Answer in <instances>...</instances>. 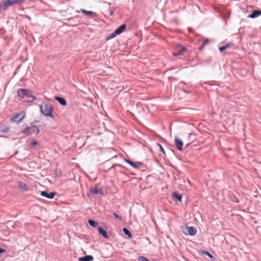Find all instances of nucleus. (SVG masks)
Segmentation results:
<instances>
[{
    "instance_id": "nucleus-1",
    "label": "nucleus",
    "mask_w": 261,
    "mask_h": 261,
    "mask_svg": "<svg viewBox=\"0 0 261 261\" xmlns=\"http://www.w3.org/2000/svg\"><path fill=\"white\" fill-rule=\"evenodd\" d=\"M45 124L43 122L35 121L31 123V126L25 125V128L21 131V133L26 135L30 136L33 134L38 135L40 132V129H43L45 128Z\"/></svg>"
},
{
    "instance_id": "nucleus-2",
    "label": "nucleus",
    "mask_w": 261,
    "mask_h": 261,
    "mask_svg": "<svg viewBox=\"0 0 261 261\" xmlns=\"http://www.w3.org/2000/svg\"><path fill=\"white\" fill-rule=\"evenodd\" d=\"M41 112L45 116L54 118L53 115V107L48 102L43 101L42 104L39 106Z\"/></svg>"
},
{
    "instance_id": "nucleus-3",
    "label": "nucleus",
    "mask_w": 261,
    "mask_h": 261,
    "mask_svg": "<svg viewBox=\"0 0 261 261\" xmlns=\"http://www.w3.org/2000/svg\"><path fill=\"white\" fill-rule=\"evenodd\" d=\"M32 93L33 92L31 90L27 89H19L17 91V95L21 99L25 98H32V100L29 102H33L36 99V97L33 96Z\"/></svg>"
},
{
    "instance_id": "nucleus-4",
    "label": "nucleus",
    "mask_w": 261,
    "mask_h": 261,
    "mask_svg": "<svg viewBox=\"0 0 261 261\" xmlns=\"http://www.w3.org/2000/svg\"><path fill=\"white\" fill-rule=\"evenodd\" d=\"M15 5V3L12 0H3L0 4V11H5L9 7Z\"/></svg>"
},
{
    "instance_id": "nucleus-5",
    "label": "nucleus",
    "mask_w": 261,
    "mask_h": 261,
    "mask_svg": "<svg viewBox=\"0 0 261 261\" xmlns=\"http://www.w3.org/2000/svg\"><path fill=\"white\" fill-rule=\"evenodd\" d=\"M25 113L24 112H20L14 114L11 118V120L13 122H20L25 117Z\"/></svg>"
},
{
    "instance_id": "nucleus-6",
    "label": "nucleus",
    "mask_w": 261,
    "mask_h": 261,
    "mask_svg": "<svg viewBox=\"0 0 261 261\" xmlns=\"http://www.w3.org/2000/svg\"><path fill=\"white\" fill-rule=\"evenodd\" d=\"M125 162L128 163L129 165L135 169H139L142 165V163L141 162H134L129 160H125Z\"/></svg>"
},
{
    "instance_id": "nucleus-7",
    "label": "nucleus",
    "mask_w": 261,
    "mask_h": 261,
    "mask_svg": "<svg viewBox=\"0 0 261 261\" xmlns=\"http://www.w3.org/2000/svg\"><path fill=\"white\" fill-rule=\"evenodd\" d=\"M57 194L56 192H52L48 193L47 191H42L41 192V195L43 197L47 198L49 199H53L55 196Z\"/></svg>"
},
{
    "instance_id": "nucleus-8",
    "label": "nucleus",
    "mask_w": 261,
    "mask_h": 261,
    "mask_svg": "<svg viewBox=\"0 0 261 261\" xmlns=\"http://www.w3.org/2000/svg\"><path fill=\"white\" fill-rule=\"evenodd\" d=\"M175 144L176 148L179 150H181L182 146H183V143L182 141L177 138V137L175 138Z\"/></svg>"
},
{
    "instance_id": "nucleus-9",
    "label": "nucleus",
    "mask_w": 261,
    "mask_h": 261,
    "mask_svg": "<svg viewBox=\"0 0 261 261\" xmlns=\"http://www.w3.org/2000/svg\"><path fill=\"white\" fill-rule=\"evenodd\" d=\"M186 229L188 230V234L190 236H194L196 233L197 230L195 227L187 226Z\"/></svg>"
},
{
    "instance_id": "nucleus-10",
    "label": "nucleus",
    "mask_w": 261,
    "mask_h": 261,
    "mask_svg": "<svg viewBox=\"0 0 261 261\" xmlns=\"http://www.w3.org/2000/svg\"><path fill=\"white\" fill-rule=\"evenodd\" d=\"M98 231L99 234H101L102 237L105 239L108 238L107 232L102 227L99 226L98 227Z\"/></svg>"
},
{
    "instance_id": "nucleus-11",
    "label": "nucleus",
    "mask_w": 261,
    "mask_h": 261,
    "mask_svg": "<svg viewBox=\"0 0 261 261\" xmlns=\"http://www.w3.org/2000/svg\"><path fill=\"white\" fill-rule=\"evenodd\" d=\"M55 99L57 100L61 106H65L67 105L66 100L61 97L56 96Z\"/></svg>"
},
{
    "instance_id": "nucleus-12",
    "label": "nucleus",
    "mask_w": 261,
    "mask_h": 261,
    "mask_svg": "<svg viewBox=\"0 0 261 261\" xmlns=\"http://www.w3.org/2000/svg\"><path fill=\"white\" fill-rule=\"evenodd\" d=\"M18 187H19V188L20 189H21V190H22L23 191H27L28 190V188L27 185L25 183H24L22 181L18 182Z\"/></svg>"
},
{
    "instance_id": "nucleus-13",
    "label": "nucleus",
    "mask_w": 261,
    "mask_h": 261,
    "mask_svg": "<svg viewBox=\"0 0 261 261\" xmlns=\"http://www.w3.org/2000/svg\"><path fill=\"white\" fill-rule=\"evenodd\" d=\"M261 15V11L254 10L248 16L249 18H255Z\"/></svg>"
},
{
    "instance_id": "nucleus-14",
    "label": "nucleus",
    "mask_w": 261,
    "mask_h": 261,
    "mask_svg": "<svg viewBox=\"0 0 261 261\" xmlns=\"http://www.w3.org/2000/svg\"><path fill=\"white\" fill-rule=\"evenodd\" d=\"M126 28V25L125 24H123L119 26L117 29L115 30V33H117V35L121 34L123 32Z\"/></svg>"
},
{
    "instance_id": "nucleus-15",
    "label": "nucleus",
    "mask_w": 261,
    "mask_h": 261,
    "mask_svg": "<svg viewBox=\"0 0 261 261\" xmlns=\"http://www.w3.org/2000/svg\"><path fill=\"white\" fill-rule=\"evenodd\" d=\"M79 261H92L93 260V257L92 255H86L79 258Z\"/></svg>"
},
{
    "instance_id": "nucleus-16",
    "label": "nucleus",
    "mask_w": 261,
    "mask_h": 261,
    "mask_svg": "<svg viewBox=\"0 0 261 261\" xmlns=\"http://www.w3.org/2000/svg\"><path fill=\"white\" fill-rule=\"evenodd\" d=\"M81 11L83 13H84V14H86L87 15H88V16H89L90 17H93L94 16H95V15H96V14L94 12H93L92 11H87V10H84V9H81Z\"/></svg>"
},
{
    "instance_id": "nucleus-17",
    "label": "nucleus",
    "mask_w": 261,
    "mask_h": 261,
    "mask_svg": "<svg viewBox=\"0 0 261 261\" xmlns=\"http://www.w3.org/2000/svg\"><path fill=\"white\" fill-rule=\"evenodd\" d=\"M91 192L94 194H101L102 193V190L97 187H94L92 189H91Z\"/></svg>"
},
{
    "instance_id": "nucleus-18",
    "label": "nucleus",
    "mask_w": 261,
    "mask_h": 261,
    "mask_svg": "<svg viewBox=\"0 0 261 261\" xmlns=\"http://www.w3.org/2000/svg\"><path fill=\"white\" fill-rule=\"evenodd\" d=\"M123 231L124 233L129 238H132V234L129 230H128L126 228H123Z\"/></svg>"
},
{
    "instance_id": "nucleus-19",
    "label": "nucleus",
    "mask_w": 261,
    "mask_h": 261,
    "mask_svg": "<svg viewBox=\"0 0 261 261\" xmlns=\"http://www.w3.org/2000/svg\"><path fill=\"white\" fill-rule=\"evenodd\" d=\"M88 223L91 226L93 227H96L98 225L96 221H95L93 220H89Z\"/></svg>"
},
{
    "instance_id": "nucleus-20",
    "label": "nucleus",
    "mask_w": 261,
    "mask_h": 261,
    "mask_svg": "<svg viewBox=\"0 0 261 261\" xmlns=\"http://www.w3.org/2000/svg\"><path fill=\"white\" fill-rule=\"evenodd\" d=\"M173 197L176 199L178 201H181L182 199V196L176 192L173 193Z\"/></svg>"
},
{
    "instance_id": "nucleus-21",
    "label": "nucleus",
    "mask_w": 261,
    "mask_h": 261,
    "mask_svg": "<svg viewBox=\"0 0 261 261\" xmlns=\"http://www.w3.org/2000/svg\"><path fill=\"white\" fill-rule=\"evenodd\" d=\"M61 171L59 169H57L55 171V175L56 177H60L61 176Z\"/></svg>"
},
{
    "instance_id": "nucleus-22",
    "label": "nucleus",
    "mask_w": 261,
    "mask_h": 261,
    "mask_svg": "<svg viewBox=\"0 0 261 261\" xmlns=\"http://www.w3.org/2000/svg\"><path fill=\"white\" fill-rule=\"evenodd\" d=\"M229 46V44H227L225 45L220 47L219 48V49L220 51L222 52V51H224V50L226 49L227 48H228Z\"/></svg>"
},
{
    "instance_id": "nucleus-23",
    "label": "nucleus",
    "mask_w": 261,
    "mask_h": 261,
    "mask_svg": "<svg viewBox=\"0 0 261 261\" xmlns=\"http://www.w3.org/2000/svg\"><path fill=\"white\" fill-rule=\"evenodd\" d=\"M116 35H117V33H115V31L112 33V34H111L107 38V39L106 40H109V39H111L114 37H115Z\"/></svg>"
},
{
    "instance_id": "nucleus-24",
    "label": "nucleus",
    "mask_w": 261,
    "mask_h": 261,
    "mask_svg": "<svg viewBox=\"0 0 261 261\" xmlns=\"http://www.w3.org/2000/svg\"><path fill=\"white\" fill-rule=\"evenodd\" d=\"M138 259L141 261H149L147 258L143 256H140L138 258Z\"/></svg>"
},
{
    "instance_id": "nucleus-25",
    "label": "nucleus",
    "mask_w": 261,
    "mask_h": 261,
    "mask_svg": "<svg viewBox=\"0 0 261 261\" xmlns=\"http://www.w3.org/2000/svg\"><path fill=\"white\" fill-rule=\"evenodd\" d=\"M12 2L15 3V5L17 4H22L24 2L23 0H12Z\"/></svg>"
},
{
    "instance_id": "nucleus-26",
    "label": "nucleus",
    "mask_w": 261,
    "mask_h": 261,
    "mask_svg": "<svg viewBox=\"0 0 261 261\" xmlns=\"http://www.w3.org/2000/svg\"><path fill=\"white\" fill-rule=\"evenodd\" d=\"M113 216L116 218V219H118L119 220H121V217L119 216L117 214H116V213H114L113 214Z\"/></svg>"
},
{
    "instance_id": "nucleus-27",
    "label": "nucleus",
    "mask_w": 261,
    "mask_h": 261,
    "mask_svg": "<svg viewBox=\"0 0 261 261\" xmlns=\"http://www.w3.org/2000/svg\"><path fill=\"white\" fill-rule=\"evenodd\" d=\"M38 142L37 141H33L31 143V145H33V146H36V145H38Z\"/></svg>"
},
{
    "instance_id": "nucleus-28",
    "label": "nucleus",
    "mask_w": 261,
    "mask_h": 261,
    "mask_svg": "<svg viewBox=\"0 0 261 261\" xmlns=\"http://www.w3.org/2000/svg\"><path fill=\"white\" fill-rule=\"evenodd\" d=\"M158 145L160 146V149H161V151L163 152L164 153H165V150L163 148V147L160 144H158Z\"/></svg>"
},
{
    "instance_id": "nucleus-29",
    "label": "nucleus",
    "mask_w": 261,
    "mask_h": 261,
    "mask_svg": "<svg viewBox=\"0 0 261 261\" xmlns=\"http://www.w3.org/2000/svg\"><path fill=\"white\" fill-rule=\"evenodd\" d=\"M6 251L5 249H3V248H1L0 247V254L3 253V252H5Z\"/></svg>"
},
{
    "instance_id": "nucleus-30",
    "label": "nucleus",
    "mask_w": 261,
    "mask_h": 261,
    "mask_svg": "<svg viewBox=\"0 0 261 261\" xmlns=\"http://www.w3.org/2000/svg\"><path fill=\"white\" fill-rule=\"evenodd\" d=\"M180 55V53H178V54H176V53H173V55L174 56H177L178 55Z\"/></svg>"
},
{
    "instance_id": "nucleus-31",
    "label": "nucleus",
    "mask_w": 261,
    "mask_h": 261,
    "mask_svg": "<svg viewBox=\"0 0 261 261\" xmlns=\"http://www.w3.org/2000/svg\"><path fill=\"white\" fill-rule=\"evenodd\" d=\"M206 254L208 255V256H210V257H212V254L208 253V252H206Z\"/></svg>"
},
{
    "instance_id": "nucleus-32",
    "label": "nucleus",
    "mask_w": 261,
    "mask_h": 261,
    "mask_svg": "<svg viewBox=\"0 0 261 261\" xmlns=\"http://www.w3.org/2000/svg\"><path fill=\"white\" fill-rule=\"evenodd\" d=\"M181 49L182 51L185 50V48L183 46L181 47Z\"/></svg>"
},
{
    "instance_id": "nucleus-33",
    "label": "nucleus",
    "mask_w": 261,
    "mask_h": 261,
    "mask_svg": "<svg viewBox=\"0 0 261 261\" xmlns=\"http://www.w3.org/2000/svg\"><path fill=\"white\" fill-rule=\"evenodd\" d=\"M204 44H203V45H202L201 47H200V48H199L200 49H201V48H202V47H203V46L204 45Z\"/></svg>"
}]
</instances>
